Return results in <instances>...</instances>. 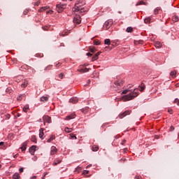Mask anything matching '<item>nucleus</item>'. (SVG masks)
Instances as JSON below:
<instances>
[{"label": "nucleus", "instance_id": "4be33fe9", "mask_svg": "<svg viewBox=\"0 0 179 179\" xmlns=\"http://www.w3.org/2000/svg\"><path fill=\"white\" fill-rule=\"evenodd\" d=\"M127 33H132L134 31V28L129 27L126 29Z\"/></svg>", "mask_w": 179, "mask_h": 179}, {"label": "nucleus", "instance_id": "0e129e2a", "mask_svg": "<svg viewBox=\"0 0 179 179\" xmlns=\"http://www.w3.org/2000/svg\"><path fill=\"white\" fill-rule=\"evenodd\" d=\"M1 167H2V165L0 164V169H1Z\"/></svg>", "mask_w": 179, "mask_h": 179}, {"label": "nucleus", "instance_id": "423d86ee", "mask_svg": "<svg viewBox=\"0 0 179 179\" xmlns=\"http://www.w3.org/2000/svg\"><path fill=\"white\" fill-rule=\"evenodd\" d=\"M43 120L44 124H45V122H47L48 124H51V122H52V121L51 120V117L48 115H44L43 117Z\"/></svg>", "mask_w": 179, "mask_h": 179}, {"label": "nucleus", "instance_id": "f8f14e48", "mask_svg": "<svg viewBox=\"0 0 179 179\" xmlns=\"http://www.w3.org/2000/svg\"><path fill=\"white\" fill-rule=\"evenodd\" d=\"M78 72H80V73H86V72H89V69L85 68V69H78Z\"/></svg>", "mask_w": 179, "mask_h": 179}, {"label": "nucleus", "instance_id": "7ed1b4c3", "mask_svg": "<svg viewBox=\"0 0 179 179\" xmlns=\"http://www.w3.org/2000/svg\"><path fill=\"white\" fill-rule=\"evenodd\" d=\"M66 3L64 4H57L56 5V10L58 12V13H61L62 12H64V9H65L66 8Z\"/></svg>", "mask_w": 179, "mask_h": 179}, {"label": "nucleus", "instance_id": "c9c22d12", "mask_svg": "<svg viewBox=\"0 0 179 179\" xmlns=\"http://www.w3.org/2000/svg\"><path fill=\"white\" fill-rule=\"evenodd\" d=\"M31 141L34 142L35 143H37V139L36 138V136H31Z\"/></svg>", "mask_w": 179, "mask_h": 179}, {"label": "nucleus", "instance_id": "dca6fc26", "mask_svg": "<svg viewBox=\"0 0 179 179\" xmlns=\"http://www.w3.org/2000/svg\"><path fill=\"white\" fill-rule=\"evenodd\" d=\"M27 143H28L27 141L22 143V145L21 147V149H22V152H24V150H26V148L27 147Z\"/></svg>", "mask_w": 179, "mask_h": 179}, {"label": "nucleus", "instance_id": "9d476101", "mask_svg": "<svg viewBox=\"0 0 179 179\" xmlns=\"http://www.w3.org/2000/svg\"><path fill=\"white\" fill-rule=\"evenodd\" d=\"M49 97V96H43L42 97H41V101H42V103H45L48 101Z\"/></svg>", "mask_w": 179, "mask_h": 179}, {"label": "nucleus", "instance_id": "37998d69", "mask_svg": "<svg viewBox=\"0 0 179 179\" xmlns=\"http://www.w3.org/2000/svg\"><path fill=\"white\" fill-rule=\"evenodd\" d=\"M24 96H25V95L23 94V95H21V96H18V97H17V100H22V97H24Z\"/></svg>", "mask_w": 179, "mask_h": 179}, {"label": "nucleus", "instance_id": "6ab92c4d", "mask_svg": "<svg viewBox=\"0 0 179 179\" xmlns=\"http://www.w3.org/2000/svg\"><path fill=\"white\" fill-rule=\"evenodd\" d=\"M172 20H173V22H179V17H178V15H175L174 16H173Z\"/></svg>", "mask_w": 179, "mask_h": 179}, {"label": "nucleus", "instance_id": "ea45409f", "mask_svg": "<svg viewBox=\"0 0 179 179\" xmlns=\"http://www.w3.org/2000/svg\"><path fill=\"white\" fill-rule=\"evenodd\" d=\"M59 78L60 79H64V73H62L59 74Z\"/></svg>", "mask_w": 179, "mask_h": 179}, {"label": "nucleus", "instance_id": "09e8293b", "mask_svg": "<svg viewBox=\"0 0 179 179\" xmlns=\"http://www.w3.org/2000/svg\"><path fill=\"white\" fill-rule=\"evenodd\" d=\"M87 57H92V55H93L92 54H91L90 52L87 53Z\"/></svg>", "mask_w": 179, "mask_h": 179}, {"label": "nucleus", "instance_id": "7c9ffc66", "mask_svg": "<svg viewBox=\"0 0 179 179\" xmlns=\"http://www.w3.org/2000/svg\"><path fill=\"white\" fill-rule=\"evenodd\" d=\"M54 139H55V137L54 136L51 135L50 137V138L48 139L47 142H48V143H50V142H51L52 141H54Z\"/></svg>", "mask_w": 179, "mask_h": 179}, {"label": "nucleus", "instance_id": "4468645a", "mask_svg": "<svg viewBox=\"0 0 179 179\" xmlns=\"http://www.w3.org/2000/svg\"><path fill=\"white\" fill-rule=\"evenodd\" d=\"M57 148H55V146L51 148V150H50L51 156H53V155H55V153H57Z\"/></svg>", "mask_w": 179, "mask_h": 179}, {"label": "nucleus", "instance_id": "1a4fd4ad", "mask_svg": "<svg viewBox=\"0 0 179 179\" xmlns=\"http://www.w3.org/2000/svg\"><path fill=\"white\" fill-rule=\"evenodd\" d=\"M37 148V145H32L30 148H29V152L31 153V155H34V152H36V149Z\"/></svg>", "mask_w": 179, "mask_h": 179}, {"label": "nucleus", "instance_id": "c85d7f7f", "mask_svg": "<svg viewBox=\"0 0 179 179\" xmlns=\"http://www.w3.org/2000/svg\"><path fill=\"white\" fill-rule=\"evenodd\" d=\"M92 152H97L99 150V146L97 145H94L92 148Z\"/></svg>", "mask_w": 179, "mask_h": 179}, {"label": "nucleus", "instance_id": "338daca9", "mask_svg": "<svg viewBox=\"0 0 179 179\" xmlns=\"http://www.w3.org/2000/svg\"><path fill=\"white\" fill-rule=\"evenodd\" d=\"M69 1H72L73 0H69Z\"/></svg>", "mask_w": 179, "mask_h": 179}, {"label": "nucleus", "instance_id": "680f3d73", "mask_svg": "<svg viewBox=\"0 0 179 179\" xmlns=\"http://www.w3.org/2000/svg\"><path fill=\"white\" fill-rule=\"evenodd\" d=\"M87 83H90V80H87Z\"/></svg>", "mask_w": 179, "mask_h": 179}, {"label": "nucleus", "instance_id": "c756f323", "mask_svg": "<svg viewBox=\"0 0 179 179\" xmlns=\"http://www.w3.org/2000/svg\"><path fill=\"white\" fill-rule=\"evenodd\" d=\"M115 86H122V81H115Z\"/></svg>", "mask_w": 179, "mask_h": 179}, {"label": "nucleus", "instance_id": "58836bf2", "mask_svg": "<svg viewBox=\"0 0 179 179\" xmlns=\"http://www.w3.org/2000/svg\"><path fill=\"white\" fill-rule=\"evenodd\" d=\"M145 3V2H143V1H141L139 3H136V6H138V5H143Z\"/></svg>", "mask_w": 179, "mask_h": 179}, {"label": "nucleus", "instance_id": "5701e85b", "mask_svg": "<svg viewBox=\"0 0 179 179\" xmlns=\"http://www.w3.org/2000/svg\"><path fill=\"white\" fill-rule=\"evenodd\" d=\"M139 87H141L140 92H143L146 87L145 86V84L142 83Z\"/></svg>", "mask_w": 179, "mask_h": 179}, {"label": "nucleus", "instance_id": "e433bc0d", "mask_svg": "<svg viewBox=\"0 0 179 179\" xmlns=\"http://www.w3.org/2000/svg\"><path fill=\"white\" fill-rule=\"evenodd\" d=\"M51 68H52V65H49L45 68L44 71H50Z\"/></svg>", "mask_w": 179, "mask_h": 179}, {"label": "nucleus", "instance_id": "cd10ccee", "mask_svg": "<svg viewBox=\"0 0 179 179\" xmlns=\"http://www.w3.org/2000/svg\"><path fill=\"white\" fill-rule=\"evenodd\" d=\"M29 105H26L24 108H23V111L24 113H27V111H29Z\"/></svg>", "mask_w": 179, "mask_h": 179}, {"label": "nucleus", "instance_id": "6e6552de", "mask_svg": "<svg viewBox=\"0 0 179 179\" xmlns=\"http://www.w3.org/2000/svg\"><path fill=\"white\" fill-rule=\"evenodd\" d=\"M76 117V114L75 113H71V115H68L66 117L65 120L67 121H69V120H73Z\"/></svg>", "mask_w": 179, "mask_h": 179}, {"label": "nucleus", "instance_id": "4d7b16f0", "mask_svg": "<svg viewBox=\"0 0 179 179\" xmlns=\"http://www.w3.org/2000/svg\"><path fill=\"white\" fill-rule=\"evenodd\" d=\"M136 179H142V177H141V176H136Z\"/></svg>", "mask_w": 179, "mask_h": 179}, {"label": "nucleus", "instance_id": "bb28decb", "mask_svg": "<svg viewBox=\"0 0 179 179\" xmlns=\"http://www.w3.org/2000/svg\"><path fill=\"white\" fill-rule=\"evenodd\" d=\"M47 9H48V7L44 6V7L41 8L38 10V11H39V12H44L45 10H47Z\"/></svg>", "mask_w": 179, "mask_h": 179}, {"label": "nucleus", "instance_id": "e2e57ef3", "mask_svg": "<svg viewBox=\"0 0 179 179\" xmlns=\"http://www.w3.org/2000/svg\"><path fill=\"white\" fill-rule=\"evenodd\" d=\"M39 122H41V119L39 120Z\"/></svg>", "mask_w": 179, "mask_h": 179}, {"label": "nucleus", "instance_id": "6e6d98bb", "mask_svg": "<svg viewBox=\"0 0 179 179\" xmlns=\"http://www.w3.org/2000/svg\"><path fill=\"white\" fill-rule=\"evenodd\" d=\"M125 142H127V141H126V140H124V141L122 142L121 145H124V144L125 143Z\"/></svg>", "mask_w": 179, "mask_h": 179}, {"label": "nucleus", "instance_id": "bf43d9fd", "mask_svg": "<svg viewBox=\"0 0 179 179\" xmlns=\"http://www.w3.org/2000/svg\"><path fill=\"white\" fill-rule=\"evenodd\" d=\"M52 12H53L52 10H51V11H47L46 13H52Z\"/></svg>", "mask_w": 179, "mask_h": 179}, {"label": "nucleus", "instance_id": "72a5a7b5", "mask_svg": "<svg viewBox=\"0 0 179 179\" xmlns=\"http://www.w3.org/2000/svg\"><path fill=\"white\" fill-rule=\"evenodd\" d=\"M72 130H73L72 128H69V127H66V128L64 129L65 132H67L68 134L71 133V131Z\"/></svg>", "mask_w": 179, "mask_h": 179}, {"label": "nucleus", "instance_id": "aec40b11", "mask_svg": "<svg viewBox=\"0 0 179 179\" xmlns=\"http://www.w3.org/2000/svg\"><path fill=\"white\" fill-rule=\"evenodd\" d=\"M162 43L160 42H155V47H156V48H162Z\"/></svg>", "mask_w": 179, "mask_h": 179}, {"label": "nucleus", "instance_id": "8fccbe9b", "mask_svg": "<svg viewBox=\"0 0 179 179\" xmlns=\"http://www.w3.org/2000/svg\"><path fill=\"white\" fill-rule=\"evenodd\" d=\"M170 130H171V131H174V127H173V126H171Z\"/></svg>", "mask_w": 179, "mask_h": 179}, {"label": "nucleus", "instance_id": "f3484780", "mask_svg": "<svg viewBox=\"0 0 179 179\" xmlns=\"http://www.w3.org/2000/svg\"><path fill=\"white\" fill-rule=\"evenodd\" d=\"M101 52H98L94 56L92 57V61H96L99 59V55H100Z\"/></svg>", "mask_w": 179, "mask_h": 179}, {"label": "nucleus", "instance_id": "0eeeda50", "mask_svg": "<svg viewBox=\"0 0 179 179\" xmlns=\"http://www.w3.org/2000/svg\"><path fill=\"white\" fill-rule=\"evenodd\" d=\"M130 114H131L130 110H126L123 113L119 115V118H120V120H122L124 117H127V115H129Z\"/></svg>", "mask_w": 179, "mask_h": 179}, {"label": "nucleus", "instance_id": "49530a36", "mask_svg": "<svg viewBox=\"0 0 179 179\" xmlns=\"http://www.w3.org/2000/svg\"><path fill=\"white\" fill-rule=\"evenodd\" d=\"M83 174L86 176V174H89V171H84Z\"/></svg>", "mask_w": 179, "mask_h": 179}, {"label": "nucleus", "instance_id": "c03bdc74", "mask_svg": "<svg viewBox=\"0 0 179 179\" xmlns=\"http://www.w3.org/2000/svg\"><path fill=\"white\" fill-rule=\"evenodd\" d=\"M43 29L45 31H47V30H48V27H47V26L43 27Z\"/></svg>", "mask_w": 179, "mask_h": 179}, {"label": "nucleus", "instance_id": "a18cd8bd", "mask_svg": "<svg viewBox=\"0 0 179 179\" xmlns=\"http://www.w3.org/2000/svg\"><path fill=\"white\" fill-rule=\"evenodd\" d=\"M29 13V10H25L23 13L24 15H27Z\"/></svg>", "mask_w": 179, "mask_h": 179}, {"label": "nucleus", "instance_id": "f257e3e1", "mask_svg": "<svg viewBox=\"0 0 179 179\" xmlns=\"http://www.w3.org/2000/svg\"><path fill=\"white\" fill-rule=\"evenodd\" d=\"M138 88H136L134 92H131L129 94L123 96L120 99L123 100V101H129V100H134L135 97H138Z\"/></svg>", "mask_w": 179, "mask_h": 179}, {"label": "nucleus", "instance_id": "a878e982", "mask_svg": "<svg viewBox=\"0 0 179 179\" xmlns=\"http://www.w3.org/2000/svg\"><path fill=\"white\" fill-rule=\"evenodd\" d=\"M171 76L172 78H176V76L177 75V71H173L170 73Z\"/></svg>", "mask_w": 179, "mask_h": 179}, {"label": "nucleus", "instance_id": "3c124183", "mask_svg": "<svg viewBox=\"0 0 179 179\" xmlns=\"http://www.w3.org/2000/svg\"><path fill=\"white\" fill-rule=\"evenodd\" d=\"M155 139H159V138H160V136H158V135H155Z\"/></svg>", "mask_w": 179, "mask_h": 179}, {"label": "nucleus", "instance_id": "393cba45", "mask_svg": "<svg viewBox=\"0 0 179 179\" xmlns=\"http://www.w3.org/2000/svg\"><path fill=\"white\" fill-rule=\"evenodd\" d=\"M135 45H138V44H143V41L139 40V41H134Z\"/></svg>", "mask_w": 179, "mask_h": 179}, {"label": "nucleus", "instance_id": "f704fd0d", "mask_svg": "<svg viewBox=\"0 0 179 179\" xmlns=\"http://www.w3.org/2000/svg\"><path fill=\"white\" fill-rule=\"evenodd\" d=\"M160 8L157 7V8L155 9L154 10V13L155 15H157V13H159V11L160 10Z\"/></svg>", "mask_w": 179, "mask_h": 179}, {"label": "nucleus", "instance_id": "de8ad7c7", "mask_svg": "<svg viewBox=\"0 0 179 179\" xmlns=\"http://www.w3.org/2000/svg\"><path fill=\"white\" fill-rule=\"evenodd\" d=\"M168 113H169L170 114H173V110L169 109Z\"/></svg>", "mask_w": 179, "mask_h": 179}, {"label": "nucleus", "instance_id": "5fc2aeb1", "mask_svg": "<svg viewBox=\"0 0 179 179\" xmlns=\"http://www.w3.org/2000/svg\"><path fill=\"white\" fill-rule=\"evenodd\" d=\"M71 139H76V136H71Z\"/></svg>", "mask_w": 179, "mask_h": 179}, {"label": "nucleus", "instance_id": "2eb2a0df", "mask_svg": "<svg viewBox=\"0 0 179 179\" xmlns=\"http://www.w3.org/2000/svg\"><path fill=\"white\" fill-rule=\"evenodd\" d=\"M62 161L59 159V158H57L54 160L53 166H57V164H59Z\"/></svg>", "mask_w": 179, "mask_h": 179}, {"label": "nucleus", "instance_id": "a211bd4d", "mask_svg": "<svg viewBox=\"0 0 179 179\" xmlns=\"http://www.w3.org/2000/svg\"><path fill=\"white\" fill-rule=\"evenodd\" d=\"M28 83H29L27 82V80H23V83H22V85H21V87H23V88L27 87Z\"/></svg>", "mask_w": 179, "mask_h": 179}, {"label": "nucleus", "instance_id": "b1692460", "mask_svg": "<svg viewBox=\"0 0 179 179\" xmlns=\"http://www.w3.org/2000/svg\"><path fill=\"white\" fill-rule=\"evenodd\" d=\"M150 20H152V19L150 17H148L144 20V22L146 23V24H149V23H150Z\"/></svg>", "mask_w": 179, "mask_h": 179}, {"label": "nucleus", "instance_id": "f03ea898", "mask_svg": "<svg viewBox=\"0 0 179 179\" xmlns=\"http://www.w3.org/2000/svg\"><path fill=\"white\" fill-rule=\"evenodd\" d=\"M80 1H78L77 3L75 4V12H78V13H83L85 12V8H83L80 6Z\"/></svg>", "mask_w": 179, "mask_h": 179}, {"label": "nucleus", "instance_id": "412c9836", "mask_svg": "<svg viewBox=\"0 0 179 179\" xmlns=\"http://www.w3.org/2000/svg\"><path fill=\"white\" fill-rule=\"evenodd\" d=\"M13 179H20V175H19L18 173H15L13 176Z\"/></svg>", "mask_w": 179, "mask_h": 179}, {"label": "nucleus", "instance_id": "473e14b6", "mask_svg": "<svg viewBox=\"0 0 179 179\" xmlns=\"http://www.w3.org/2000/svg\"><path fill=\"white\" fill-rule=\"evenodd\" d=\"M104 43L107 45H110V44H111V41H110V39H105Z\"/></svg>", "mask_w": 179, "mask_h": 179}, {"label": "nucleus", "instance_id": "20e7f679", "mask_svg": "<svg viewBox=\"0 0 179 179\" xmlns=\"http://www.w3.org/2000/svg\"><path fill=\"white\" fill-rule=\"evenodd\" d=\"M113 20H108L104 23L103 27H106V30H108V29L113 26Z\"/></svg>", "mask_w": 179, "mask_h": 179}, {"label": "nucleus", "instance_id": "13d9d810", "mask_svg": "<svg viewBox=\"0 0 179 179\" xmlns=\"http://www.w3.org/2000/svg\"><path fill=\"white\" fill-rule=\"evenodd\" d=\"M36 178H37V176H33L31 178V179H36Z\"/></svg>", "mask_w": 179, "mask_h": 179}, {"label": "nucleus", "instance_id": "774afa93", "mask_svg": "<svg viewBox=\"0 0 179 179\" xmlns=\"http://www.w3.org/2000/svg\"><path fill=\"white\" fill-rule=\"evenodd\" d=\"M64 1H66V0H64Z\"/></svg>", "mask_w": 179, "mask_h": 179}, {"label": "nucleus", "instance_id": "9b49d317", "mask_svg": "<svg viewBox=\"0 0 179 179\" xmlns=\"http://www.w3.org/2000/svg\"><path fill=\"white\" fill-rule=\"evenodd\" d=\"M78 97L73 96L70 99V103H72L73 104H76L78 103Z\"/></svg>", "mask_w": 179, "mask_h": 179}, {"label": "nucleus", "instance_id": "864d4df0", "mask_svg": "<svg viewBox=\"0 0 179 179\" xmlns=\"http://www.w3.org/2000/svg\"><path fill=\"white\" fill-rule=\"evenodd\" d=\"M23 171H24L23 168L20 169V173H23Z\"/></svg>", "mask_w": 179, "mask_h": 179}, {"label": "nucleus", "instance_id": "39448f33", "mask_svg": "<svg viewBox=\"0 0 179 179\" xmlns=\"http://www.w3.org/2000/svg\"><path fill=\"white\" fill-rule=\"evenodd\" d=\"M82 22V19L80 18V15H76L73 18V23L76 24H80V22Z\"/></svg>", "mask_w": 179, "mask_h": 179}, {"label": "nucleus", "instance_id": "ddd939ff", "mask_svg": "<svg viewBox=\"0 0 179 179\" xmlns=\"http://www.w3.org/2000/svg\"><path fill=\"white\" fill-rule=\"evenodd\" d=\"M39 138H41V139H44V129H39Z\"/></svg>", "mask_w": 179, "mask_h": 179}, {"label": "nucleus", "instance_id": "603ef678", "mask_svg": "<svg viewBox=\"0 0 179 179\" xmlns=\"http://www.w3.org/2000/svg\"><path fill=\"white\" fill-rule=\"evenodd\" d=\"M3 145H5V143H3V142H0V146H3Z\"/></svg>", "mask_w": 179, "mask_h": 179}, {"label": "nucleus", "instance_id": "a19ab883", "mask_svg": "<svg viewBox=\"0 0 179 179\" xmlns=\"http://www.w3.org/2000/svg\"><path fill=\"white\" fill-rule=\"evenodd\" d=\"M128 92H129V90H125L122 92V94H127L128 93Z\"/></svg>", "mask_w": 179, "mask_h": 179}, {"label": "nucleus", "instance_id": "2f4dec72", "mask_svg": "<svg viewBox=\"0 0 179 179\" xmlns=\"http://www.w3.org/2000/svg\"><path fill=\"white\" fill-rule=\"evenodd\" d=\"M90 52H96V48H94L93 46L90 47Z\"/></svg>", "mask_w": 179, "mask_h": 179}, {"label": "nucleus", "instance_id": "69168bd1", "mask_svg": "<svg viewBox=\"0 0 179 179\" xmlns=\"http://www.w3.org/2000/svg\"><path fill=\"white\" fill-rule=\"evenodd\" d=\"M15 157H16V155L14 156V158H15Z\"/></svg>", "mask_w": 179, "mask_h": 179}, {"label": "nucleus", "instance_id": "4c0bfd02", "mask_svg": "<svg viewBox=\"0 0 179 179\" xmlns=\"http://www.w3.org/2000/svg\"><path fill=\"white\" fill-rule=\"evenodd\" d=\"M94 45H100V42L99 41H94Z\"/></svg>", "mask_w": 179, "mask_h": 179}, {"label": "nucleus", "instance_id": "052dcab7", "mask_svg": "<svg viewBox=\"0 0 179 179\" xmlns=\"http://www.w3.org/2000/svg\"><path fill=\"white\" fill-rule=\"evenodd\" d=\"M36 57H40L41 58V57H43V56H41V55H40L38 54H36Z\"/></svg>", "mask_w": 179, "mask_h": 179}, {"label": "nucleus", "instance_id": "79ce46f5", "mask_svg": "<svg viewBox=\"0 0 179 179\" xmlns=\"http://www.w3.org/2000/svg\"><path fill=\"white\" fill-rule=\"evenodd\" d=\"M174 103H176L178 106H179V99H176L174 100Z\"/></svg>", "mask_w": 179, "mask_h": 179}]
</instances>
